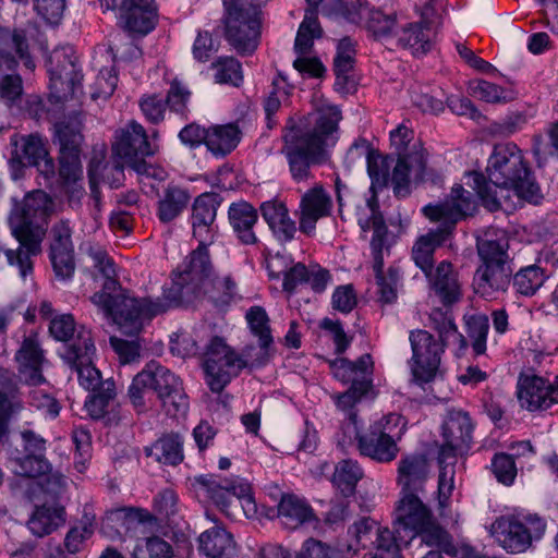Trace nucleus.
<instances>
[{
  "label": "nucleus",
  "instance_id": "1",
  "mask_svg": "<svg viewBox=\"0 0 558 558\" xmlns=\"http://www.w3.org/2000/svg\"><path fill=\"white\" fill-rule=\"evenodd\" d=\"M194 250L181 271L172 279L170 288L165 289L163 300L136 299L121 288L114 279L116 270L112 260L101 250H89L95 267L104 276L100 291L90 296V302L104 311L126 335H137L145 320L165 313L169 307L189 304L205 292L213 271L209 254L203 240Z\"/></svg>",
  "mask_w": 558,
  "mask_h": 558
},
{
  "label": "nucleus",
  "instance_id": "2",
  "mask_svg": "<svg viewBox=\"0 0 558 558\" xmlns=\"http://www.w3.org/2000/svg\"><path fill=\"white\" fill-rule=\"evenodd\" d=\"M486 172L489 182L478 172L471 175L478 197L489 211L501 208V198L507 197L504 193L509 190H513L519 198L535 205L543 198L538 183L515 145H496L488 158Z\"/></svg>",
  "mask_w": 558,
  "mask_h": 558
},
{
  "label": "nucleus",
  "instance_id": "3",
  "mask_svg": "<svg viewBox=\"0 0 558 558\" xmlns=\"http://www.w3.org/2000/svg\"><path fill=\"white\" fill-rule=\"evenodd\" d=\"M341 119L338 107H316L298 122L294 118H289L282 136L284 145L281 151L295 181L310 179L311 167L322 161Z\"/></svg>",
  "mask_w": 558,
  "mask_h": 558
},
{
  "label": "nucleus",
  "instance_id": "4",
  "mask_svg": "<svg viewBox=\"0 0 558 558\" xmlns=\"http://www.w3.org/2000/svg\"><path fill=\"white\" fill-rule=\"evenodd\" d=\"M53 202L41 190H34L22 199L12 198V208L8 222L11 234L19 242L15 250H5L8 264L19 270L25 281L34 271L33 257L43 251L41 244L46 236L48 218L52 213Z\"/></svg>",
  "mask_w": 558,
  "mask_h": 558
},
{
  "label": "nucleus",
  "instance_id": "5",
  "mask_svg": "<svg viewBox=\"0 0 558 558\" xmlns=\"http://www.w3.org/2000/svg\"><path fill=\"white\" fill-rule=\"evenodd\" d=\"M475 202L472 193L461 185L453 186L449 198L436 204H428L423 208V214L430 221H439L441 226L422 235L412 248L415 265L422 269L425 276H430L434 267L433 255L451 233L456 223L472 213Z\"/></svg>",
  "mask_w": 558,
  "mask_h": 558
},
{
  "label": "nucleus",
  "instance_id": "6",
  "mask_svg": "<svg viewBox=\"0 0 558 558\" xmlns=\"http://www.w3.org/2000/svg\"><path fill=\"white\" fill-rule=\"evenodd\" d=\"M401 531L410 532L411 541L420 539L434 550L445 553L449 556L457 554V548L452 543L450 535L436 523L432 511L426 505L415 508H403V511L397 512L396 533L399 541H402Z\"/></svg>",
  "mask_w": 558,
  "mask_h": 558
},
{
  "label": "nucleus",
  "instance_id": "7",
  "mask_svg": "<svg viewBox=\"0 0 558 558\" xmlns=\"http://www.w3.org/2000/svg\"><path fill=\"white\" fill-rule=\"evenodd\" d=\"M348 534L352 539L347 545V550L354 555L365 550L362 558H401L398 553L399 535L396 536L387 527H380L368 517L355 521L349 527Z\"/></svg>",
  "mask_w": 558,
  "mask_h": 558
},
{
  "label": "nucleus",
  "instance_id": "8",
  "mask_svg": "<svg viewBox=\"0 0 558 558\" xmlns=\"http://www.w3.org/2000/svg\"><path fill=\"white\" fill-rule=\"evenodd\" d=\"M208 497L228 515H235L241 509L246 515L256 512L251 485L241 478H221L208 474L196 478Z\"/></svg>",
  "mask_w": 558,
  "mask_h": 558
},
{
  "label": "nucleus",
  "instance_id": "9",
  "mask_svg": "<svg viewBox=\"0 0 558 558\" xmlns=\"http://www.w3.org/2000/svg\"><path fill=\"white\" fill-rule=\"evenodd\" d=\"M545 527V522L537 515H527L525 521L500 517L492 523L489 533L508 553L518 554L525 551L533 539H538Z\"/></svg>",
  "mask_w": 558,
  "mask_h": 558
},
{
  "label": "nucleus",
  "instance_id": "10",
  "mask_svg": "<svg viewBox=\"0 0 558 558\" xmlns=\"http://www.w3.org/2000/svg\"><path fill=\"white\" fill-rule=\"evenodd\" d=\"M409 340L412 349L409 361L411 381L422 387L436 378L446 347L423 329L411 331Z\"/></svg>",
  "mask_w": 558,
  "mask_h": 558
},
{
  "label": "nucleus",
  "instance_id": "11",
  "mask_svg": "<svg viewBox=\"0 0 558 558\" xmlns=\"http://www.w3.org/2000/svg\"><path fill=\"white\" fill-rule=\"evenodd\" d=\"M248 364L251 365L248 359L236 355L221 338H213L207 345L204 360V368L211 391L220 392L231 378Z\"/></svg>",
  "mask_w": 558,
  "mask_h": 558
},
{
  "label": "nucleus",
  "instance_id": "12",
  "mask_svg": "<svg viewBox=\"0 0 558 558\" xmlns=\"http://www.w3.org/2000/svg\"><path fill=\"white\" fill-rule=\"evenodd\" d=\"M430 464L423 453H412L401 458L398 465V484L401 486L402 498L397 512L403 508L423 506L420 497L425 493V485L429 478Z\"/></svg>",
  "mask_w": 558,
  "mask_h": 558
},
{
  "label": "nucleus",
  "instance_id": "13",
  "mask_svg": "<svg viewBox=\"0 0 558 558\" xmlns=\"http://www.w3.org/2000/svg\"><path fill=\"white\" fill-rule=\"evenodd\" d=\"M94 353L95 345L90 333L85 330L78 331L76 340L61 353L64 362L76 371L80 385L89 391L101 389L105 383L100 372L92 363Z\"/></svg>",
  "mask_w": 558,
  "mask_h": 558
},
{
  "label": "nucleus",
  "instance_id": "14",
  "mask_svg": "<svg viewBox=\"0 0 558 558\" xmlns=\"http://www.w3.org/2000/svg\"><path fill=\"white\" fill-rule=\"evenodd\" d=\"M247 12L226 16V38L234 50L244 56L252 54L260 38V10L248 8Z\"/></svg>",
  "mask_w": 558,
  "mask_h": 558
},
{
  "label": "nucleus",
  "instance_id": "15",
  "mask_svg": "<svg viewBox=\"0 0 558 558\" xmlns=\"http://www.w3.org/2000/svg\"><path fill=\"white\" fill-rule=\"evenodd\" d=\"M143 371L149 375L148 385L157 393L167 413L171 416L185 413L187 400L180 379L154 361Z\"/></svg>",
  "mask_w": 558,
  "mask_h": 558
},
{
  "label": "nucleus",
  "instance_id": "16",
  "mask_svg": "<svg viewBox=\"0 0 558 558\" xmlns=\"http://www.w3.org/2000/svg\"><path fill=\"white\" fill-rule=\"evenodd\" d=\"M355 435L361 454L377 462H390L396 459L399 448L395 439L384 430L380 422L372 425L365 434L360 435L356 425V414L349 413V422L345 426Z\"/></svg>",
  "mask_w": 558,
  "mask_h": 558
},
{
  "label": "nucleus",
  "instance_id": "17",
  "mask_svg": "<svg viewBox=\"0 0 558 558\" xmlns=\"http://www.w3.org/2000/svg\"><path fill=\"white\" fill-rule=\"evenodd\" d=\"M411 175H413L415 181L421 182L429 181L437 184L440 181V175L435 170L426 167L424 150L422 148L416 149L415 145L413 146V151L399 155L391 178L389 177L396 195L405 196L409 193L408 186Z\"/></svg>",
  "mask_w": 558,
  "mask_h": 558
},
{
  "label": "nucleus",
  "instance_id": "18",
  "mask_svg": "<svg viewBox=\"0 0 558 558\" xmlns=\"http://www.w3.org/2000/svg\"><path fill=\"white\" fill-rule=\"evenodd\" d=\"M113 157L123 160L130 168L145 160V157L155 154V148L148 142L144 128L135 121L117 132L112 144Z\"/></svg>",
  "mask_w": 558,
  "mask_h": 558
},
{
  "label": "nucleus",
  "instance_id": "19",
  "mask_svg": "<svg viewBox=\"0 0 558 558\" xmlns=\"http://www.w3.org/2000/svg\"><path fill=\"white\" fill-rule=\"evenodd\" d=\"M473 425L465 412L452 411L442 424L444 444L438 453V463L456 460L457 454L468 449L472 440Z\"/></svg>",
  "mask_w": 558,
  "mask_h": 558
},
{
  "label": "nucleus",
  "instance_id": "20",
  "mask_svg": "<svg viewBox=\"0 0 558 558\" xmlns=\"http://www.w3.org/2000/svg\"><path fill=\"white\" fill-rule=\"evenodd\" d=\"M11 144L14 146V149L9 162L13 170L14 179L19 178L16 170L20 168L25 166L39 167L40 162H44L45 169L41 171L45 174L53 173V162L47 158V150L39 136H22L20 140L13 136Z\"/></svg>",
  "mask_w": 558,
  "mask_h": 558
},
{
  "label": "nucleus",
  "instance_id": "21",
  "mask_svg": "<svg viewBox=\"0 0 558 558\" xmlns=\"http://www.w3.org/2000/svg\"><path fill=\"white\" fill-rule=\"evenodd\" d=\"M246 320L252 333L258 337L259 349L256 351L253 347H246L243 355L251 361V366H262L272 355V336L267 313L260 306H253L246 313Z\"/></svg>",
  "mask_w": 558,
  "mask_h": 558
},
{
  "label": "nucleus",
  "instance_id": "22",
  "mask_svg": "<svg viewBox=\"0 0 558 558\" xmlns=\"http://www.w3.org/2000/svg\"><path fill=\"white\" fill-rule=\"evenodd\" d=\"M50 259L57 277L70 278L75 269L71 229L64 221L51 228Z\"/></svg>",
  "mask_w": 558,
  "mask_h": 558
},
{
  "label": "nucleus",
  "instance_id": "23",
  "mask_svg": "<svg viewBox=\"0 0 558 558\" xmlns=\"http://www.w3.org/2000/svg\"><path fill=\"white\" fill-rule=\"evenodd\" d=\"M512 268L509 263L480 265L474 275L475 292L484 298L504 293L511 283Z\"/></svg>",
  "mask_w": 558,
  "mask_h": 558
},
{
  "label": "nucleus",
  "instance_id": "24",
  "mask_svg": "<svg viewBox=\"0 0 558 558\" xmlns=\"http://www.w3.org/2000/svg\"><path fill=\"white\" fill-rule=\"evenodd\" d=\"M331 199L320 185L307 191L300 204L299 225L300 230L311 235L313 234L316 222L330 214Z\"/></svg>",
  "mask_w": 558,
  "mask_h": 558
},
{
  "label": "nucleus",
  "instance_id": "25",
  "mask_svg": "<svg viewBox=\"0 0 558 558\" xmlns=\"http://www.w3.org/2000/svg\"><path fill=\"white\" fill-rule=\"evenodd\" d=\"M122 10L125 29L138 36H145L154 29L157 10L154 0H126Z\"/></svg>",
  "mask_w": 558,
  "mask_h": 558
},
{
  "label": "nucleus",
  "instance_id": "26",
  "mask_svg": "<svg viewBox=\"0 0 558 558\" xmlns=\"http://www.w3.org/2000/svg\"><path fill=\"white\" fill-rule=\"evenodd\" d=\"M355 154L359 158H366L367 172L372 180V190L387 186L391 160L383 157L364 138H359L350 147L348 156H354Z\"/></svg>",
  "mask_w": 558,
  "mask_h": 558
},
{
  "label": "nucleus",
  "instance_id": "27",
  "mask_svg": "<svg viewBox=\"0 0 558 558\" xmlns=\"http://www.w3.org/2000/svg\"><path fill=\"white\" fill-rule=\"evenodd\" d=\"M550 385L536 375L521 374L518 379V399L530 411L547 409L554 401L550 398Z\"/></svg>",
  "mask_w": 558,
  "mask_h": 558
},
{
  "label": "nucleus",
  "instance_id": "28",
  "mask_svg": "<svg viewBox=\"0 0 558 558\" xmlns=\"http://www.w3.org/2000/svg\"><path fill=\"white\" fill-rule=\"evenodd\" d=\"M16 361L22 381L29 386L45 383V377L41 374L44 355L36 341L29 338L25 339L16 353Z\"/></svg>",
  "mask_w": 558,
  "mask_h": 558
},
{
  "label": "nucleus",
  "instance_id": "29",
  "mask_svg": "<svg viewBox=\"0 0 558 558\" xmlns=\"http://www.w3.org/2000/svg\"><path fill=\"white\" fill-rule=\"evenodd\" d=\"M257 218V210L245 201L232 203L229 206V223L239 241L245 245H252L257 242V236L253 231Z\"/></svg>",
  "mask_w": 558,
  "mask_h": 558
},
{
  "label": "nucleus",
  "instance_id": "30",
  "mask_svg": "<svg viewBox=\"0 0 558 558\" xmlns=\"http://www.w3.org/2000/svg\"><path fill=\"white\" fill-rule=\"evenodd\" d=\"M260 213L275 238L281 243L291 241L296 232L295 222L289 217L286 205L277 201L264 202Z\"/></svg>",
  "mask_w": 558,
  "mask_h": 558
},
{
  "label": "nucleus",
  "instance_id": "31",
  "mask_svg": "<svg viewBox=\"0 0 558 558\" xmlns=\"http://www.w3.org/2000/svg\"><path fill=\"white\" fill-rule=\"evenodd\" d=\"M277 517L289 530H295L316 520L312 507L295 495H282L277 506Z\"/></svg>",
  "mask_w": 558,
  "mask_h": 558
},
{
  "label": "nucleus",
  "instance_id": "32",
  "mask_svg": "<svg viewBox=\"0 0 558 558\" xmlns=\"http://www.w3.org/2000/svg\"><path fill=\"white\" fill-rule=\"evenodd\" d=\"M435 293L445 305H450L460 300L461 286L452 265L441 262L436 269H432L430 276H426Z\"/></svg>",
  "mask_w": 558,
  "mask_h": 558
},
{
  "label": "nucleus",
  "instance_id": "33",
  "mask_svg": "<svg viewBox=\"0 0 558 558\" xmlns=\"http://www.w3.org/2000/svg\"><path fill=\"white\" fill-rule=\"evenodd\" d=\"M221 202L222 197L214 192L203 193L196 197L192 207V226L195 238L202 239L203 233L208 232Z\"/></svg>",
  "mask_w": 558,
  "mask_h": 558
},
{
  "label": "nucleus",
  "instance_id": "34",
  "mask_svg": "<svg viewBox=\"0 0 558 558\" xmlns=\"http://www.w3.org/2000/svg\"><path fill=\"white\" fill-rule=\"evenodd\" d=\"M435 31L420 23L407 24L398 35V45L414 57L426 54L434 45Z\"/></svg>",
  "mask_w": 558,
  "mask_h": 558
},
{
  "label": "nucleus",
  "instance_id": "35",
  "mask_svg": "<svg viewBox=\"0 0 558 558\" xmlns=\"http://www.w3.org/2000/svg\"><path fill=\"white\" fill-rule=\"evenodd\" d=\"M199 549L209 558H233L235 544L232 535L221 526H213L201 534Z\"/></svg>",
  "mask_w": 558,
  "mask_h": 558
},
{
  "label": "nucleus",
  "instance_id": "36",
  "mask_svg": "<svg viewBox=\"0 0 558 558\" xmlns=\"http://www.w3.org/2000/svg\"><path fill=\"white\" fill-rule=\"evenodd\" d=\"M241 132L236 124H217L207 129L206 147L217 157L230 154L239 144Z\"/></svg>",
  "mask_w": 558,
  "mask_h": 558
},
{
  "label": "nucleus",
  "instance_id": "37",
  "mask_svg": "<svg viewBox=\"0 0 558 558\" xmlns=\"http://www.w3.org/2000/svg\"><path fill=\"white\" fill-rule=\"evenodd\" d=\"M65 522L62 507H37L27 522L29 531L38 537L50 534Z\"/></svg>",
  "mask_w": 558,
  "mask_h": 558
},
{
  "label": "nucleus",
  "instance_id": "38",
  "mask_svg": "<svg viewBox=\"0 0 558 558\" xmlns=\"http://www.w3.org/2000/svg\"><path fill=\"white\" fill-rule=\"evenodd\" d=\"M189 193L179 186H168L158 202L157 216L163 223L174 220L187 206Z\"/></svg>",
  "mask_w": 558,
  "mask_h": 558
},
{
  "label": "nucleus",
  "instance_id": "39",
  "mask_svg": "<svg viewBox=\"0 0 558 558\" xmlns=\"http://www.w3.org/2000/svg\"><path fill=\"white\" fill-rule=\"evenodd\" d=\"M182 440L178 434H168L159 438L151 447L146 448V454L156 461L177 465L183 460Z\"/></svg>",
  "mask_w": 558,
  "mask_h": 558
},
{
  "label": "nucleus",
  "instance_id": "40",
  "mask_svg": "<svg viewBox=\"0 0 558 558\" xmlns=\"http://www.w3.org/2000/svg\"><path fill=\"white\" fill-rule=\"evenodd\" d=\"M81 124L78 116L71 117L69 121H61L54 124V134L59 143L60 154H81V145L83 143Z\"/></svg>",
  "mask_w": 558,
  "mask_h": 558
},
{
  "label": "nucleus",
  "instance_id": "41",
  "mask_svg": "<svg viewBox=\"0 0 558 558\" xmlns=\"http://www.w3.org/2000/svg\"><path fill=\"white\" fill-rule=\"evenodd\" d=\"M83 76H71L65 78L61 75L59 80H54V76H49L48 86V100L54 105H63L71 101L83 102L85 99L80 97L81 81Z\"/></svg>",
  "mask_w": 558,
  "mask_h": 558
},
{
  "label": "nucleus",
  "instance_id": "42",
  "mask_svg": "<svg viewBox=\"0 0 558 558\" xmlns=\"http://www.w3.org/2000/svg\"><path fill=\"white\" fill-rule=\"evenodd\" d=\"M361 17L365 15V26L375 40H387L397 25V15L385 14L380 10L368 9L361 4Z\"/></svg>",
  "mask_w": 558,
  "mask_h": 558
},
{
  "label": "nucleus",
  "instance_id": "43",
  "mask_svg": "<svg viewBox=\"0 0 558 558\" xmlns=\"http://www.w3.org/2000/svg\"><path fill=\"white\" fill-rule=\"evenodd\" d=\"M48 73L49 76H54L59 80L61 75L65 78L71 76H82L77 68V58L71 48L62 47L54 49L48 57Z\"/></svg>",
  "mask_w": 558,
  "mask_h": 558
},
{
  "label": "nucleus",
  "instance_id": "44",
  "mask_svg": "<svg viewBox=\"0 0 558 558\" xmlns=\"http://www.w3.org/2000/svg\"><path fill=\"white\" fill-rule=\"evenodd\" d=\"M362 477L363 471L357 462L344 459L336 465L332 481L341 494L348 497L354 494L356 484Z\"/></svg>",
  "mask_w": 558,
  "mask_h": 558
},
{
  "label": "nucleus",
  "instance_id": "45",
  "mask_svg": "<svg viewBox=\"0 0 558 558\" xmlns=\"http://www.w3.org/2000/svg\"><path fill=\"white\" fill-rule=\"evenodd\" d=\"M215 71L214 78L218 84H228L239 87L244 80L242 65L233 57H220L211 63Z\"/></svg>",
  "mask_w": 558,
  "mask_h": 558
},
{
  "label": "nucleus",
  "instance_id": "46",
  "mask_svg": "<svg viewBox=\"0 0 558 558\" xmlns=\"http://www.w3.org/2000/svg\"><path fill=\"white\" fill-rule=\"evenodd\" d=\"M430 322L433 328L438 332L437 341L439 343H444L446 347L452 338L459 342L460 349H465L468 347L466 339L463 335L459 333L450 315L441 312L440 310H435L430 314Z\"/></svg>",
  "mask_w": 558,
  "mask_h": 558
},
{
  "label": "nucleus",
  "instance_id": "47",
  "mask_svg": "<svg viewBox=\"0 0 558 558\" xmlns=\"http://www.w3.org/2000/svg\"><path fill=\"white\" fill-rule=\"evenodd\" d=\"M0 45L14 49L27 69H35V62L28 53V41L25 31L0 28Z\"/></svg>",
  "mask_w": 558,
  "mask_h": 558
},
{
  "label": "nucleus",
  "instance_id": "48",
  "mask_svg": "<svg viewBox=\"0 0 558 558\" xmlns=\"http://www.w3.org/2000/svg\"><path fill=\"white\" fill-rule=\"evenodd\" d=\"M92 392L93 395L85 402V408L93 418H102L107 413L109 402L116 396L114 383L111 379H106L101 386V389Z\"/></svg>",
  "mask_w": 558,
  "mask_h": 558
},
{
  "label": "nucleus",
  "instance_id": "49",
  "mask_svg": "<svg viewBox=\"0 0 558 558\" xmlns=\"http://www.w3.org/2000/svg\"><path fill=\"white\" fill-rule=\"evenodd\" d=\"M95 515L84 512L80 525L72 527L65 535L64 547L69 554H76L85 539L94 533Z\"/></svg>",
  "mask_w": 558,
  "mask_h": 558
},
{
  "label": "nucleus",
  "instance_id": "50",
  "mask_svg": "<svg viewBox=\"0 0 558 558\" xmlns=\"http://www.w3.org/2000/svg\"><path fill=\"white\" fill-rule=\"evenodd\" d=\"M545 277L538 266H529L513 277V287L522 295H533L544 283Z\"/></svg>",
  "mask_w": 558,
  "mask_h": 558
},
{
  "label": "nucleus",
  "instance_id": "51",
  "mask_svg": "<svg viewBox=\"0 0 558 558\" xmlns=\"http://www.w3.org/2000/svg\"><path fill=\"white\" fill-rule=\"evenodd\" d=\"M320 35L322 29L317 16H314V13L305 14L295 38V50L301 54L307 53L313 46V40L320 37Z\"/></svg>",
  "mask_w": 558,
  "mask_h": 558
},
{
  "label": "nucleus",
  "instance_id": "52",
  "mask_svg": "<svg viewBox=\"0 0 558 558\" xmlns=\"http://www.w3.org/2000/svg\"><path fill=\"white\" fill-rule=\"evenodd\" d=\"M14 462L15 473L20 476L36 477L48 474L51 470V465L44 454L27 453L16 458Z\"/></svg>",
  "mask_w": 558,
  "mask_h": 558
},
{
  "label": "nucleus",
  "instance_id": "53",
  "mask_svg": "<svg viewBox=\"0 0 558 558\" xmlns=\"http://www.w3.org/2000/svg\"><path fill=\"white\" fill-rule=\"evenodd\" d=\"M466 331L472 339V348L475 354L486 351V338L488 333V317L483 314L472 315L466 319Z\"/></svg>",
  "mask_w": 558,
  "mask_h": 558
},
{
  "label": "nucleus",
  "instance_id": "54",
  "mask_svg": "<svg viewBox=\"0 0 558 558\" xmlns=\"http://www.w3.org/2000/svg\"><path fill=\"white\" fill-rule=\"evenodd\" d=\"M477 252L481 265L508 263V254L504 243L488 236L477 241Z\"/></svg>",
  "mask_w": 558,
  "mask_h": 558
},
{
  "label": "nucleus",
  "instance_id": "55",
  "mask_svg": "<svg viewBox=\"0 0 558 558\" xmlns=\"http://www.w3.org/2000/svg\"><path fill=\"white\" fill-rule=\"evenodd\" d=\"M356 49L355 44L344 37L339 40L333 58V73L355 72Z\"/></svg>",
  "mask_w": 558,
  "mask_h": 558
},
{
  "label": "nucleus",
  "instance_id": "56",
  "mask_svg": "<svg viewBox=\"0 0 558 558\" xmlns=\"http://www.w3.org/2000/svg\"><path fill=\"white\" fill-rule=\"evenodd\" d=\"M547 134L549 141L542 135L534 136L533 154L537 158L538 166H542L550 156L558 157V120L549 125Z\"/></svg>",
  "mask_w": 558,
  "mask_h": 558
},
{
  "label": "nucleus",
  "instance_id": "57",
  "mask_svg": "<svg viewBox=\"0 0 558 558\" xmlns=\"http://www.w3.org/2000/svg\"><path fill=\"white\" fill-rule=\"evenodd\" d=\"M532 117L533 116L529 114L526 111H511L501 121H496L490 124V133L502 137L510 136L511 134L522 130Z\"/></svg>",
  "mask_w": 558,
  "mask_h": 558
},
{
  "label": "nucleus",
  "instance_id": "58",
  "mask_svg": "<svg viewBox=\"0 0 558 558\" xmlns=\"http://www.w3.org/2000/svg\"><path fill=\"white\" fill-rule=\"evenodd\" d=\"M454 463L456 460H448L446 463H439L438 506L440 509L448 506V500L454 488Z\"/></svg>",
  "mask_w": 558,
  "mask_h": 558
},
{
  "label": "nucleus",
  "instance_id": "59",
  "mask_svg": "<svg viewBox=\"0 0 558 558\" xmlns=\"http://www.w3.org/2000/svg\"><path fill=\"white\" fill-rule=\"evenodd\" d=\"M117 86V77L111 74L110 70L101 71L95 78L94 85L90 86V101H107L113 94Z\"/></svg>",
  "mask_w": 558,
  "mask_h": 558
},
{
  "label": "nucleus",
  "instance_id": "60",
  "mask_svg": "<svg viewBox=\"0 0 558 558\" xmlns=\"http://www.w3.org/2000/svg\"><path fill=\"white\" fill-rule=\"evenodd\" d=\"M22 409V403L14 397L0 391V445L9 436V422L12 415Z\"/></svg>",
  "mask_w": 558,
  "mask_h": 558
},
{
  "label": "nucleus",
  "instance_id": "61",
  "mask_svg": "<svg viewBox=\"0 0 558 558\" xmlns=\"http://www.w3.org/2000/svg\"><path fill=\"white\" fill-rule=\"evenodd\" d=\"M81 154H69L59 156V174L65 183H77L83 178Z\"/></svg>",
  "mask_w": 558,
  "mask_h": 558
},
{
  "label": "nucleus",
  "instance_id": "62",
  "mask_svg": "<svg viewBox=\"0 0 558 558\" xmlns=\"http://www.w3.org/2000/svg\"><path fill=\"white\" fill-rule=\"evenodd\" d=\"M110 344L118 354L122 364L135 362L141 355L142 345L137 338L133 340H124L116 336H111Z\"/></svg>",
  "mask_w": 558,
  "mask_h": 558
},
{
  "label": "nucleus",
  "instance_id": "63",
  "mask_svg": "<svg viewBox=\"0 0 558 558\" xmlns=\"http://www.w3.org/2000/svg\"><path fill=\"white\" fill-rule=\"evenodd\" d=\"M378 287L379 301L385 304L395 302L397 299V282L399 272L396 268L390 267L388 272L383 276L375 277Z\"/></svg>",
  "mask_w": 558,
  "mask_h": 558
},
{
  "label": "nucleus",
  "instance_id": "64",
  "mask_svg": "<svg viewBox=\"0 0 558 558\" xmlns=\"http://www.w3.org/2000/svg\"><path fill=\"white\" fill-rule=\"evenodd\" d=\"M298 558H340V555L326 543L310 538L304 543Z\"/></svg>",
  "mask_w": 558,
  "mask_h": 558
}]
</instances>
